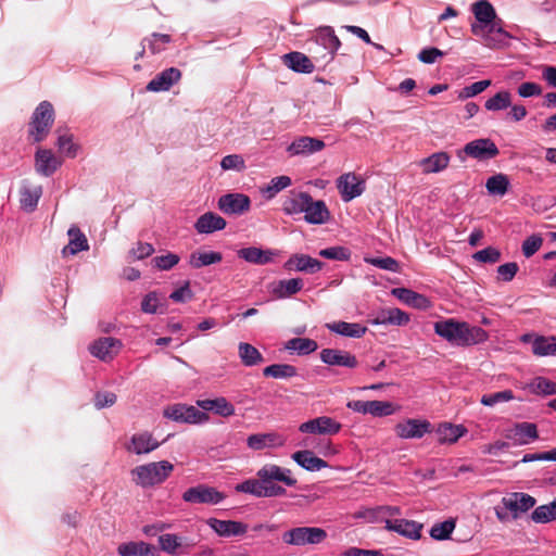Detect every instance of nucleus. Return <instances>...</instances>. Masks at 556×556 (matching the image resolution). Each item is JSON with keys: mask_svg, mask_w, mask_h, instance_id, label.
I'll return each mask as SVG.
<instances>
[{"mask_svg": "<svg viewBox=\"0 0 556 556\" xmlns=\"http://www.w3.org/2000/svg\"><path fill=\"white\" fill-rule=\"evenodd\" d=\"M393 295H395L400 301L404 302L407 305L419 309H426L430 306V301L427 296L419 294L407 288H396L392 290Z\"/></svg>", "mask_w": 556, "mask_h": 556, "instance_id": "nucleus-37", "label": "nucleus"}, {"mask_svg": "<svg viewBox=\"0 0 556 556\" xmlns=\"http://www.w3.org/2000/svg\"><path fill=\"white\" fill-rule=\"evenodd\" d=\"M68 244L62 249V255H76L79 252L89 250V242L86 235L75 225L67 230Z\"/></svg>", "mask_w": 556, "mask_h": 556, "instance_id": "nucleus-30", "label": "nucleus"}, {"mask_svg": "<svg viewBox=\"0 0 556 556\" xmlns=\"http://www.w3.org/2000/svg\"><path fill=\"white\" fill-rule=\"evenodd\" d=\"M256 477L260 478L262 486L270 493L266 497L282 496L286 494V489L277 482H281L287 486H295L298 481L292 477L290 469L280 467L275 464H266L256 471Z\"/></svg>", "mask_w": 556, "mask_h": 556, "instance_id": "nucleus-3", "label": "nucleus"}, {"mask_svg": "<svg viewBox=\"0 0 556 556\" xmlns=\"http://www.w3.org/2000/svg\"><path fill=\"white\" fill-rule=\"evenodd\" d=\"M20 203L21 207L25 212H34L38 205V202L42 195V187L41 186H35L29 187L26 181L23 182L21 190H20Z\"/></svg>", "mask_w": 556, "mask_h": 556, "instance_id": "nucleus-36", "label": "nucleus"}, {"mask_svg": "<svg viewBox=\"0 0 556 556\" xmlns=\"http://www.w3.org/2000/svg\"><path fill=\"white\" fill-rule=\"evenodd\" d=\"M467 432L463 425H453L450 422L441 424L438 429V440L440 443L453 444Z\"/></svg>", "mask_w": 556, "mask_h": 556, "instance_id": "nucleus-42", "label": "nucleus"}, {"mask_svg": "<svg viewBox=\"0 0 556 556\" xmlns=\"http://www.w3.org/2000/svg\"><path fill=\"white\" fill-rule=\"evenodd\" d=\"M163 415L165 418L173 421L190 425H203L210 419L205 412H202L192 405L180 403L167 406L164 409Z\"/></svg>", "mask_w": 556, "mask_h": 556, "instance_id": "nucleus-8", "label": "nucleus"}, {"mask_svg": "<svg viewBox=\"0 0 556 556\" xmlns=\"http://www.w3.org/2000/svg\"><path fill=\"white\" fill-rule=\"evenodd\" d=\"M54 117V109L51 102L41 101L34 110L28 124L29 139L36 143L42 142L53 126Z\"/></svg>", "mask_w": 556, "mask_h": 556, "instance_id": "nucleus-5", "label": "nucleus"}, {"mask_svg": "<svg viewBox=\"0 0 556 556\" xmlns=\"http://www.w3.org/2000/svg\"><path fill=\"white\" fill-rule=\"evenodd\" d=\"M286 443V439L277 432L255 433L247 439V445L253 451H262L264 448L281 447Z\"/></svg>", "mask_w": 556, "mask_h": 556, "instance_id": "nucleus-26", "label": "nucleus"}, {"mask_svg": "<svg viewBox=\"0 0 556 556\" xmlns=\"http://www.w3.org/2000/svg\"><path fill=\"white\" fill-rule=\"evenodd\" d=\"M364 262L370 264L380 269L389 270L392 273L399 271V263L395 258L386 256V257H365Z\"/></svg>", "mask_w": 556, "mask_h": 556, "instance_id": "nucleus-60", "label": "nucleus"}, {"mask_svg": "<svg viewBox=\"0 0 556 556\" xmlns=\"http://www.w3.org/2000/svg\"><path fill=\"white\" fill-rule=\"evenodd\" d=\"M174 470L168 460L152 462L131 469L132 481L141 488H151L163 483Z\"/></svg>", "mask_w": 556, "mask_h": 556, "instance_id": "nucleus-4", "label": "nucleus"}, {"mask_svg": "<svg viewBox=\"0 0 556 556\" xmlns=\"http://www.w3.org/2000/svg\"><path fill=\"white\" fill-rule=\"evenodd\" d=\"M514 432L520 444H528L539 438L538 427L533 422H518L515 425Z\"/></svg>", "mask_w": 556, "mask_h": 556, "instance_id": "nucleus-48", "label": "nucleus"}, {"mask_svg": "<svg viewBox=\"0 0 556 556\" xmlns=\"http://www.w3.org/2000/svg\"><path fill=\"white\" fill-rule=\"evenodd\" d=\"M454 529L455 521L453 519H447L433 525L430 529V536L435 541H444L451 538Z\"/></svg>", "mask_w": 556, "mask_h": 556, "instance_id": "nucleus-54", "label": "nucleus"}, {"mask_svg": "<svg viewBox=\"0 0 556 556\" xmlns=\"http://www.w3.org/2000/svg\"><path fill=\"white\" fill-rule=\"evenodd\" d=\"M394 413L393 404L387 401H369V415L374 417L390 416Z\"/></svg>", "mask_w": 556, "mask_h": 556, "instance_id": "nucleus-61", "label": "nucleus"}, {"mask_svg": "<svg viewBox=\"0 0 556 556\" xmlns=\"http://www.w3.org/2000/svg\"><path fill=\"white\" fill-rule=\"evenodd\" d=\"M337 188L343 202H350L362 195L365 191V182L354 173H346L337 179Z\"/></svg>", "mask_w": 556, "mask_h": 556, "instance_id": "nucleus-15", "label": "nucleus"}, {"mask_svg": "<svg viewBox=\"0 0 556 556\" xmlns=\"http://www.w3.org/2000/svg\"><path fill=\"white\" fill-rule=\"evenodd\" d=\"M340 46L341 42L336 36L333 28L325 26L317 29L313 47L309 48V51L317 63L326 65L333 60Z\"/></svg>", "mask_w": 556, "mask_h": 556, "instance_id": "nucleus-6", "label": "nucleus"}, {"mask_svg": "<svg viewBox=\"0 0 556 556\" xmlns=\"http://www.w3.org/2000/svg\"><path fill=\"white\" fill-rule=\"evenodd\" d=\"M62 165V161L49 149H37L35 153V169L37 174L43 177L52 176L59 167Z\"/></svg>", "mask_w": 556, "mask_h": 556, "instance_id": "nucleus-20", "label": "nucleus"}, {"mask_svg": "<svg viewBox=\"0 0 556 556\" xmlns=\"http://www.w3.org/2000/svg\"><path fill=\"white\" fill-rule=\"evenodd\" d=\"M451 161L446 152H435L421 160L420 166L425 174L440 173L448 166Z\"/></svg>", "mask_w": 556, "mask_h": 556, "instance_id": "nucleus-41", "label": "nucleus"}, {"mask_svg": "<svg viewBox=\"0 0 556 556\" xmlns=\"http://www.w3.org/2000/svg\"><path fill=\"white\" fill-rule=\"evenodd\" d=\"M291 184L292 180L289 176L282 175L274 177L269 181V184L262 190V193L266 199H271L281 190L290 187Z\"/></svg>", "mask_w": 556, "mask_h": 556, "instance_id": "nucleus-52", "label": "nucleus"}, {"mask_svg": "<svg viewBox=\"0 0 556 556\" xmlns=\"http://www.w3.org/2000/svg\"><path fill=\"white\" fill-rule=\"evenodd\" d=\"M223 255L220 252L215 251H204V252H193L190 255L189 264L193 268H202L204 266H208L212 264H217L222 262Z\"/></svg>", "mask_w": 556, "mask_h": 556, "instance_id": "nucleus-44", "label": "nucleus"}, {"mask_svg": "<svg viewBox=\"0 0 556 556\" xmlns=\"http://www.w3.org/2000/svg\"><path fill=\"white\" fill-rule=\"evenodd\" d=\"M463 153L472 159L484 161L494 159L498 155L500 150L496 144L489 138H480L465 144L458 152V157L464 161Z\"/></svg>", "mask_w": 556, "mask_h": 556, "instance_id": "nucleus-11", "label": "nucleus"}, {"mask_svg": "<svg viewBox=\"0 0 556 556\" xmlns=\"http://www.w3.org/2000/svg\"><path fill=\"white\" fill-rule=\"evenodd\" d=\"M422 523L407 519H387L386 529L410 540L421 538Z\"/></svg>", "mask_w": 556, "mask_h": 556, "instance_id": "nucleus-24", "label": "nucleus"}, {"mask_svg": "<svg viewBox=\"0 0 556 556\" xmlns=\"http://www.w3.org/2000/svg\"><path fill=\"white\" fill-rule=\"evenodd\" d=\"M395 433L401 439H421L431 431V424L426 419L408 418L395 426Z\"/></svg>", "mask_w": 556, "mask_h": 556, "instance_id": "nucleus-18", "label": "nucleus"}, {"mask_svg": "<svg viewBox=\"0 0 556 556\" xmlns=\"http://www.w3.org/2000/svg\"><path fill=\"white\" fill-rule=\"evenodd\" d=\"M220 167L224 170H237L242 172L245 169V163L241 155L239 154H228L224 156L220 161Z\"/></svg>", "mask_w": 556, "mask_h": 556, "instance_id": "nucleus-62", "label": "nucleus"}, {"mask_svg": "<svg viewBox=\"0 0 556 556\" xmlns=\"http://www.w3.org/2000/svg\"><path fill=\"white\" fill-rule=\"evenodd\" d=\"M531 519L536 523H547L556 520V497L551 503L534 508Z\"/></svg>", "mask_w": 556, "mask_h": 556, "instance_id": "nucleus-49", "label": "nucleus"}, {"mask_svg": "<svg viewBox=\"0 0 556 556\" xmlns=\"http://www.w3.org/2000/svg\"><path fill=\"white\" fill-rule=\"evenodd\" d=\"M326 147L319 138L301 136L295 138L286 149L289 156L307 157L321 151Z\"/></svg>", "mask_w": 556, "mask_h": 556, "instance_id": "nucleus-14", "label": "nucleus"}, {"mask_svg": "<svg viewBox=\"0 0 556 556\" xmlns=\"http://www.w3.org/2000/svg\"><path fill=\"white\" fill-rule=\"evenodd\" d=\"M292 459L307 471H319L328 467L326 460L314 455L312 451L303 450L292 454Z\"/></svg>", "mask_w": 556, "mask_h": 556, "instance_id": "nucleus-35", "label": "nucleus"}, {"mask_svg": "<svg viewBox=\"0 0 556 556\" xmlns=\"http://www.w3.org/2000/svg\"><path fill=\"white\" fill-rule=\"evenodd\" d=\"M263 375L275 379H289L298 375V369L290 364H273L263 369Z\"/></svg>", "mask_w": 556, "mask_h": 556, "instance_id": "nucleus-47", "label": "nucleus"}, {"mask_svg": "<svg viewBox=\"0 0 556 556\" xmlns=\"http://www.w3.org/2000/svg\"><path fill=\"white\" fill-rule=\"evenodd\" d=\"M117 553L119 556H157L156 547L143 541L122 543Z\"/></svg>", "mask_w": 556, "mask_h": 556, "instance_id": "nucleus-32", "label": "nucleus"}, {"mask_svg": "<svg viewBox=\"0 0 556 556\" xmlns=\"http://www.w3.org/2000/svg\"><path fill=\"white\" fill-rule=\"evenodd\" d=\"M532 352L536 356H556V337H536L532 343Z\"/></svg>", "mask_w": 556, "mask_h": 556, "instance_id": "nucleus-45", "label": "nucleus"}, {"mask_svg": "<svg viewBox=\"0 0 556 556\" xmlns=\"http://www.w3.org/2000/svg\"><path fill=\"white\" fill-rule=\"evenodd\" d=\"M371 325L405 326L409 323V315L400 308H384L378 312L369 321Z\"/></svg>", "mask_w": 556, "mask_h": 556, "instance_id": "nucleus-28", "label": "nucleus"}, {"mask_svg": "<svg viewBox=\"0 0 556 556\" xmlns=\"http://www.w3.org/2000/svg\"><path fill=\"white\" fill-rule=\"evenodd\" d=\"M320 359L328 366L355 368L358 365L355 355L348 351L338 349H323L320 352Z\"/></svg>", "mask_w": 556, "mask_h": 556, "instance_id": "nucleus-23", "label": "nucleus"}, {"mask_svg": "<svg viewBox=\"0 0 556 556\" xmlns=\"http://www.w3.org/2000/svg\"><path fill=\"white\" fill-rule=\"evenodd\" d=\"M238 354L241 363L247 367H253L264 362L261 352L250 343L240 342Z\"/></svg>", "mask_w": 556, "mask_h": 556, "instance_id": "nucleus-43", "label": "nucleus"}, {"mask_svg": "<svg viewBox=\"0 0 556 556\" xmlns=\"http://www.w3.org/2000/svg\"><path fill=\"white\" fill-rule=\"evenodd\" d=\"M472 257L480 263L494 264L500 261L501 252L493 247H488L485 249L477 251Z\"/></svg>", "mask_w": 556, "mask_h": 556, "instance_id": "nucleus-63", "label": "nucleus"}, {"mask_svg": "<svg viewBox=\"0 0 556 556\" xmlns=\"http://www.w3.org/2000/svg\"><path fill=\"white\" fill-rule=\"evenodd\" d=\"M286 350L296 352L299 355H308L318 349L315 340L308 338H293L286 343Z\"/></svg>", "mask_w": 556, "mask_h": 556, "instance_id": "nucleus-46", "label": "nucleus"}, {"mask_svg": "<svg viewBox=\"0 0 556 556\" xmlns=\"http://www.w3.org/2000/svg\"><path fill=\"white\" fill-rule=\"evenodd\" d=\"M157 541L160 548L172 556L188 555L193 546V544L189 543L186 538H181L174 533L162 534L159 536Z\"/></svg>", "mask_w": 556, "mask_h": 556, "instance_id": "nucleus-21", "label": "nucleus"}, {"mask_svg": "<svg viewBox=\"0 0 556 556\" xmlns=\"http://www.w3.org/2000/svg\"><path fill=\"white\" fill-rule=\"evenodd\" d=\"M510 93L506 90L500 91L485 101V109L488 111L496 112L510 106Z\"/></svg>", "mask_w": 556, "mask_h": 556, "instance_id": "nucleus-55", "label": "nucleus"}, {"mask_svg": "<svg viewBox=\"0 0 556 556\" xmlns=\"http://www.w3.org/2000/svg\"><path fill=\"white\" fill-rule=\"evenodd\" d=\"M535 503L536 501L533 496L521 492H515L502 498L504 508L509 510L514 518L531 509Z\"/></svg>", "mask_w": 556, "mask_h": 556, "instance_id": "nucleus-22", "label": "nucleus"}, {"mask_svg": "<svg viewBox=\"0 0 556 556\" xmlns=\"http://www.w3.org/2000/svg\"><path fill=\"white\" fill-rule=\"evenodd\" d=\"M169 42V35L154 33L150 38H144L141 45H143V50L148 47L153 54H156L163 51Z\"/></svg>", "mask_w": 556, "mask_h": 556, "instance_id": "nucleus-53", "label": "nucleus"}, {"mask_svg": "<svg viewBox=\"0 0 556 556\" xmlns=\"http://www.w3.org/2000/svg\"><path fill=\"white\" fill-rule=\"evenodd\" d=\"M304 220L309 225H323L330 219V211L325 201L314 200L309 194V201L306 204V211L303 212Z\"/></svg>", "mask_w": 556, "mask_h": 556, "instance_id": "nucleus-27", "label": "nucleus"}, {"mask_svg": "<svg viewBox=\"0 0 556 556\" xmlns=\"http://www.w3.org/2000/svg\"><path fill=\"white\" fill-rule=\"evenodd\" d=\"M509 187V179L505 174H495L488 178L485 188L492 195L503 197L507 193Z\"/></svg>", "mask_w": 556, "mask_h": 556, "instance_id": "nucleus-50", "label": "nucleus"}, {"mask_svg": "<svg viewBox=\"0 0 556 556\" xmlns=\"http://www.w3.org/2000/svg\"><path fill=\"white\" fill-rule=\"evenodd\" d=\"M307 201H309V193L304 191L292 193L283 201L282 211L288 216L303 214L306 211Z\"/></svg>", "mask_w": 556, "mask_h": 556, "instance_id": "nucleus-38", "label": "nucleus"}, {"mask_svg": "<svg viewBox=\"0 0 556 556\" xmlns=\"http://www.w3.org/2000/svg\"><path fill=\"white\" fill-rule=\"evenodd\" d=\"M342 425L328 416H320L302 422L299 431L302 433L333 435L340 432Z\"/></svg>", "mask_w": 556, "mask_h": 556, "instance_id": "nucleus-13", "label": "nucleus"}, {"mask_svg": "<svg viewBox=\"0 0 556 556\" xmlns=\"http://www.w3.org/2000/svg\"><path fill=\"white\" fill-rule=\"evenodd\" d=\"M161 306L159 293L151 291L144 295L141 302V311L146 314H155Z\"/></svg>", "mask_w": 556, "mask_h": 556, "instance_id": "nucleus-64", "label": "nucleus"}, {"mask_svg": "<svg viewBox=\"0 0 556 556\" xmlns=\"http://www.w3.org/2000/svg\"><path fill=\"white\" fill-rule=\"evenodd\" d=\"M435 334L446 340L452 345L470 346L483 343L488 340V332L479 326H470L466 321L447 318L434 323Z\"/></svg>", "mask_w": 556, "mask_h": 556, "instance_id": "nucleus-2", "label": "nucleus"}, {"mask_svg": "<svg viewBox=\"0 0 556 556\" xmlns=\"http://www.w3.org/2000/svg\"><path fill=\"white\" fill-rule=\"evenodd\" d=\"M207 525L220 536H237V535H243L247 530L248 526L240 522V521H233V520H219L216 518H210L207 520Z\"/></svg>", "mask_w": 556, "mask_h": 556, "instance_id": "nucleus-31", "label": "nucleus"}, {"mask_svg": "<svg viewBox=\"0 0 556 556\" xmlns=\"http://www.w3.org/2000/svg\"><path fill=\"white\" fill-rule=\"evenodd\" d=\"M122 340L113 337H100L88 345L89 353L103 363L112 362L121 352Z\"/></svg>", "mask_w": 556, "mask_h": 556, "instance_id": "nucleus-10", "label": "nucleus"}, {"mask_svg": "<svg viewBox=\"0 0 556 556\" xmlns=\"http://www.w3.org/2000/svg\"><path fill=\"white\" fill-rule=\"evenodd\" d=\"M235 490L240 493H245L253 495L255 497H266L267 493H270L268 490L262 486L260 478L255 479H247L241 483H238L235 486Z\"/></svg>", "mask_w": 556, "mask_h": 556, "instance_id": "nucleus-51", "label": "nucleus"}, {"mask_svg": "<svg viewBox=\"0 0 556 556\" xmlns=\"http://www.w3.org/2000/svg\"><path fill=\"white\" fill-rule=\"evenodd\" d=\"M326 538L327 532L318 527H296L282 534V541L294 546L316 545Z\"/></svg>", "mask_w": 556, "mask_h": 556, "instance_id": "nucleus-7", "label": "nucleus"}, {"mask_svg": "<svg viewBox=\"0 0 556 556\" xmlns=\"http://www.w3.org/2000/svg\"><path fill=\"white\" fill-rule=\"evenodd\" d=\"M514 393L511 390H504L495 393L483 394L480 402L484 406H494L497 403L509 402L514 400Z\"/></svg>", "mask_w": 556, "mask_h": 556, "instance_id": "nucleus-59", "label": "nucleus"}, {"mask_svg": "<svg viewBox=\"0 0 556 556\" xmlns=\"http://www.w3.org/2000/svg\"><path fill=\"white\" fill-rule=\"evenodd\" d=\"M522 389L528 391L531 394H534V395H542V396L555 395L556 394V382H554L545 377L538 376V377H534L531 381L527 382L522 387Z\"/></svg>", "mask_w": 556, "mask_h": 556, "instance_id": "nucleus-39", "label": "nucleus"}, {"mask_svg": "<svg viewBox=\"0 0 556 556\" xmlns=\"http://www.w3.org/2000/svg\"><path fill=\"white\" fill-rule=\"evenodd\" d=\"M472 13L476 21L470 25V30L481 39L484 47L497 50L509 46L513 36L504 29V22L497 16L490 1H476Z\"/></svg>", "mask_w": 556, "mask_h": 556, "instance_id": "nucleus-1", "label": "nucleus"}, {"mask_svg": "<svg viewBox=\"0 0 556 556\" xmlns=\"http://www.w3.org/2000/svg\"><path fill=\"white\" fill-rule=\"evenodd\" d=\"M324 267V263L307 254H292L283 264L287 271H300L304 274H316Z\"/></svg>", "mask_w": 556, "mask_h": 556, "instance_id": "nucleus-16", "label": "nucleus"}, {"mask_svg": "<svg viewBox=\"0 0 556 556\" xmlns=\"http://www.w3.org/2000/svg\"><path fill=\"white\" fill-rule=\"evenodd\" d=\"M491 85V80L484 79L464 87L457 93L458 100H466L483 92Z\"/></svg>", "mask_w": 556, "mask_h": 556, "instance_id": "nucleus-57", "label": "nucleus"}, {"mask_svg": "<svg viewBox=\"0 0 556 556\" xmlns=\"http://www.w3.org/2000/svg\"><path fill=\"white\" fill-rule=\"evenodd\" d=\"M281 252L277 249H262L257 247H247L238 250L239 258L254 265H267L275 262Z\"/></svg>", "mask_w": 556, "mask_h": 556, "instance_id": "nucleus-17", "label": "nucleus"}, {"mask_svg": "<svg viewBox=\"0 0 556 556\" xmlns=\"http://www.w3.org/2000/svg\"><path fill=\"white\" fill-rule=\"evenodd\" d=\"M217 206L226 215L240 216L251 208V199L241 192H229L219 197Z\"/></svg>", "mask_w": 556, "mask_h": 556, "instance_id": "nucleus-12", "label": "nucleus"}, {"mask_svg": "<svg viewBox=\"0 0 556 556\" xmlns=\"http://www.w3.org/2000/svg\"><path fill=\"white\" fill-rule=\"evenodd\" d=\"M303 286L301 278L279 280L273 286L271 292L278 299H287L299 293L303 289Z\"/></svg>", "mask_w": 556, "mask_h": 556, "instance_id": "nucleus-40", "label": "nucleus"}, {"mask_svg": "<svg viewBox=\"0 0 556 556\" xmlns=\"http://www.w3.org/2000/svg\"><path fill=\"white\" fill-rule=\"evenodd\" d=\"M282 60L286 66L296 73L309 74L315 68L313 61L302 52H289Z\"/></svg>", "mask_w": 556, "mask_h": 556, "instance_id": "nucleus-33", "label": "nucleus"}, {"mask_svg": "<svg viewBox=\"0 0 556 556\" xmlns=\"http://www.w3.org/2000/svg\"><path fill=\"white\" fill-rule=\"evenodd\" d=\"M226 225L225 218L214 212H206L199 216L193 227L200 235H210L225 229Z\"/></svg>", "mask_w": 556, "mask_h": 556, "instance_id": "nucleus-29", "label": "nucleus"}, {"mask_svg": "<svg viewBox=\"0 0 556 556\" xmlns=\"http://www.w3.org/2000/svg\"><path fill=\"white\" fill-rule=\"evenodd\" d=\"M333 333L346 338L359 339L367 332V327L358 323L334 321L326 325Z\"/></svg>", "mask_w": 556, "mask_h": 556, "instance_id": "nucleus-34", "label": "nucleus"}, {"mask_svg": "<svg viewBox=\"0 0 556 556\" xmlns=\"http://www.w3.org/2000/svg\"><path fill=\"white\" fill-rule=\"evenodd\" d=\"M56 146L61 152L72 159L77 155L79 150V146L73 141V136L68 134L59 135Z\"/></svg>", "mask_w": 556, "mask_h": 556, "instance_id": "nucleus-58", "label": "nucleus"}, {"mask_svg": "<svg viewBox=\"0 0 556 556\" xmlns=\"http://www.w3.org/2000/svg\"><path fill=\"white\" fill-rule=\"evenodd\" d=\"M318 254L324 258L334 261H349L351 258V251L342 245L323 249L318 252Z\"/></svg>", "mask_w": 556, "mask_h": 556, "instance_id": "nucleus-56", "label": "nucleus"}, {"mask_svg": "<svg viewBox=\"0 0 556 556\" xmlns=\"http://www.w3.org/2000/svg\"><path fill=\"white\" fill-rule=\"evenodd\" d=\"M181 78L180 70L176 67H169L162 71L153 79H151L146 89L151 92L167 91L170 87L178 83Z\"/></svg>", "mask_w": 556, "mask_h": 556, "instance_id": "nucleus-25", "label": "nucleus"}, {"mask_svg": "<svg viewBox=\"0 0 556 556\" xmlns=\"http://www.w3.org/2000/svg\"><path fill=\"white\" fill-rule=\"evenodd\" d=\"M161 443L148 431H141L131 435L125 448L136 455H146L155 451Z\"/></svg>", "mask_w": 556, "mask_h": 556, "instance_id": "nucleus-19", "label": "nucleus"}, {"mask_svg": "<svg viewBox=\"0 0 556 556\" xmlns=\"http://www.w3.org/2000/svg\"><path fill=\"white\" fill-rule=\"evenodd\" d=\"M181 497L189 504L217 505L226 498V495L214 486L198 484L187 489Z\"/></svg>", "mask_w": 556, "mask_h": 556, "instance_id": "nucleus-9", "label": "nucleus"}]
</instances>
